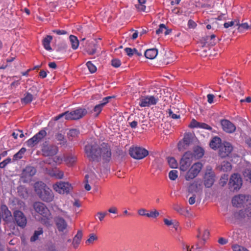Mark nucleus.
Masks as SVG:
<instances>
[{"instance_id": "f257e3e1", "label": "nucleus", "mask_w": 251, "mask_h": 251, "mask_svg": "<svg viewBox=\"0 0 251 251\" xmlns=\"http://www.w3.org/2000/svg\"><path fill=\"white\" fill-rule=\"evenodd\" d=\"M34 188L35 192L42 201L50 202L53 200V193L45 183L42 181L36 182L34 185Z\"/></svg>"}, {"instance_id": "f03ea898", "label": "nucleus", "mask_w": 251, "mask_h": 251, "mask_svg": "<svg viewBox=\"0 0 251 251\" xmlns=\"http://www.w3.org/2000/svg\"><path fill=\"white\" fill-rule=\"evenodd\" d=\"M100 148L96 140L91 139L87 142L84 148V152L89 160L95 161L100 158Z\"/></svg>"}, {"instance_id": "7ed1b4c3", "label": "nucleus", "mask_w": 251, "mask_h": 251, "mask_svg": "<svg viewBox=\"0 0 251 251\" xmlns=\"http://www.w3.org/2000/svg\"><path fill=\"white\" fill-rule=\"evenodd\" d=\"M87 113L85 108H78L71 111H66L55 117V120H58L64 116L67 120H76L83 117Z\"/></svg>"}, {"instance_id": "20e7f679", "label": "nucleus", "mask_w": 251, "mask_h": 251, "mask_svg": "<svg viewBox=\"0 0 251 251\" xmlns=\"http://www.w3.org/2000/svg\"><path fill=\"white\" fill-rule=\"evenodd\" d=\"M176 59V55L171 50H165L164 49L161 51L160 54L159 65L163 66L173 62Z\"/></svg>"}, {"instance_id": "39448f33", "label": "nucleus", "mask_w": 251, "mask_h": 251, "mask_svg": "<svg viewBox=\"0 0 251 251\" xmlns=\"http://www.w3.org/2000/svg\"><path fill=\"white\" fill-rule=\"evenodd\" d=\"M41 151L44 156H52L58 153V148L55 145L50 144L49 142L45 141L42 145Z\"/></svg>"}, {"instance_id": "423d86ee", "label": "nucleus", "mask_w": 251, "mask_h": 251, "mask_svg": "<svg viewBox=\"0 0 251 251\" xmlns=\"http://www.w3.org/2000/svg\"><path fill=\"white\" fill-rule=\"evenodd\" d=\"M55 191L60 194H68L73 189L72 185L67 182L59 181L52 185Z\"/></svg>"}, {"instance_id": "0eeeda50", "label": "nucleus", "mask_w": 251, "mask_h": 251, "mask_svg": "<svg viewBox=\"0 0 251 251\" xmlns=\"http://www.w3.org/2000/svg\"><path fill=\"white\" fill-rule=\"evenodd\" d=\"M193 155L192 152L187 151L182 156L179 162V169L183 172L186 171L193 161Z\"/></svg>"}, {"instance_id": "6e6552de", "label": "nucleus", "mask_w": 251, "mask_h": 251, "mask_svg": "<svg viewBox=\"0 0 251 251\" xmlns=\"http://www.w3.org/2000/svg\"><path fill=\"white\" fill-rule=\"evenodd\" d=\"M130 155L136 159H142L147 156L148 151L144 148L140 147H132L129 150Z\"/></svg>"}, {"instance_id": "1a4fd4ad", "label": "nucleus", "mask_w": 251, "mask_h": 251, "mask_svg": "<svg viewBox=\"0 0 251 251\" xmlns=\"http://www.w3.org/2000/svg\"><path fill=\"white\" fill-rule=\"evenodd\" d=\"M242 179L238 174H234L230 176L229 181V187L231 191H237L242 185Z\"/></svg>"}, {"instance_id": "9d476101", "label": "nucleus", "mask_w": 251, "mask_h": 251, "mask_svg": "<svg viewBox=\"0 0 251 251\" xmlns=\"http://www.w3.org/2000/svg\"><path fill=\"white\" fill-rule=\"evenodd\" d=\"M202 167V164L200 162L194 163L187 172L185 175L186 180H190L195 178L201 172Z\"/></svg>"}, {"instance_id": "9b49d317", "label": "nucleus", "mask_w": 251, "mask_h": 251, "mask_svg": "<svg viewBox=\"0 0 251 251\" xmlns=\"http://www.w3.org/2000/svg\"><path fill=\"white\" fill-rule=\"evenodd\" d=\"M47 135V132L45 130H41L32 138L26 142V145L28 147L32 148L40 143Z\"/></svg>"}, {"instance_id": "f8f14e48", "label": "nucleus", "mask_w": 251, "mask_h": 251, "mask_svg": "<svg viewBox=\"0 0 251 251\" xmlns=\"http://www.w3.org/2000/svg\"><path fill=\"white\" fill-rule=\"evenodd\" d=\"M215 173L210 166H207L204 176V184L206 187L210 188L215 181Z\"/></svg>"}, {"instance_id": "ddd939ff", "label": "nucleus", "mask_w": 251, "mask_h": 251, "mask_svg": "<svg viewBox=\"0 0 251 251\" xmlns=\"http://www.w3.org/2000/svg\"><path fill=\"white\" fill-rule=\"evenodd\" d=\"M14 222L22 228H24L27 224V219L25 214L20 210H15L13 212Z\"/></svg>"}, {"instance_id": "4468645a", "label": "nucleus", "mask_w": 251, "mask_h": 251, "mask_svg": "<svg viewBox=\"0 0 251 251\" xmlns=\"http://www.w3.org/2000/svg\"><path fill=\"white\" fill-rule=\"evenodd\" d=\"M233 149L232 145L227 142H223L220 146L219 150V155L221 158H225L229 156Z\"/></svg>"}, {"instance_id": "2eb2a0df", "label": "nucleus", "mask_w": 251, "mask_h": 251, "mask_svg": "<svg viewBox=\"0 0 251 251\" xmlns=\"http://www.w3.org/2000/svg\"><path fill=\"white\" fill-rule=\"evenodd\" d=\"M100 157H102L103 160L109 162L111 158V150L110 146L104 143H102L100 148Z\"/></svg>"}, {"instance_id": "dca6fc26", "label": "nucleus", "mask_w": 251, "mask_h": 251, "mask_svg": "<svg viewBox=\"0 0 251 251\" xmlns=\"http://www.w3.org/2000/svg\"><path fill=\"white\" fill-rule=\"evenodd\" d=\"M36 173V169L32 166H26L23 171L22 173V178L23 179L24 182H27L31 180L33 176Z\"/></svg>"}, {"instance_id": "f3484780", "label": "nucleus", "mask_w": 251, "mask_h": 251, "mask_svg": "<svg viewBox=\"0 0 251 251\" xmlns=\"http://www.w3.org/2000/svg\"><path fill=\"white\" fill-rule=\"evenodd\" d=\"M99 48L97 41L94 39H91L87 41L84 50L89 55H93Z\"/></svg>"}, {"instance_id": "a211bd4d", "label": "nucleus", "mask_w": 251, "mask_h": 251, "mask_svg": "<svg viewBox=\"0 0 251 251\" xmlns=\"http://www.w3.org/2000/svg\"><path fill=\"white\" fill-rule=\"evenodd\" d=\"M28 91H30L33 94H32L29 92H26L24 95V97L21 99V102L22 103H24L25 104H28L36 98L37 94L35 93L37 91L36 87L33 86L30 88Z\"/></svg>"}, {"instance_id": "6ab92c4d", "label": "nucleus", "mask_w": 251, "mask_h": 251, "mask_svg": "<svg viewBox=\"0 0 251 251\" xmlns=\"http://www.w3.org/2000/svg\"><path fill=\"white\" fill-rule=\"evenodd\" d=\"M221 125L222 129L224 131L228 133H232L236 130L235 126L230 121L226 119H223L221 120Z\"/></svg>"}, {"instance_id": "aec40b11", "label": "nucleus", "mask_w": 251, "mask_h": 251, "mask_svg": "<svg viewBox=\"0 0 251 251\" xmlns=\"http://www.w3.org/2000/svg\"><path fill=\"white\" fill-rule=\"evenodd\" d=\"M33 207L35 211L44 216L50 213L48 208L42 202H36L33 204Z\"/></svg>"}, {"instance_id": "412c9836", "label": "nucleus", "mask_w": 251, "mask_h": 251, "mask_svg": "<svg viewBox=\"0 0 251 251\" xmlns=\"http://www.w3.org/2000/svg\"><path fill=\"white\" fill-rule=\"evenodd\" d=\"M249 197L248 196L244 195H238L237 196H235L232 200V203L234 206H236L237 207H241L244 203H245L246 201L248 200Z\"/></svg>"}, {"instance_id": "4be33fe9", "label": "nucleus", "mask_w": 251, "mask_h": 251, "mask_svg": "<svg viewBox=\"0 0 251 251\" xmlns=\"http://www.w3.org/2000/svg\"><path fill=\"white\" fill-rule=\"evenodd\" d=\"M139 105L141 107H148L156 103V100L153 96L144 97L139 99Z\"/></svg>"}, {"instance_id": "5701e85b", "label": "nucleus", "mask_w": 251, "mask_h": 251, "mask_svg": "<svg viewBox=\"0 0 251 251\" xmlns=\"http://www.w3.org/2000/svg\"><path fill=\"white\" fill-rule=\"evenodd\" d=\"M54 221L59 232H64L67 229L68 224L63 218L60 216H56L54 218Z\"/></svg>"}, {"instance_id": "b1692460", "label": "nucleus", "mask_w": 251, "mask_h": 251, "mask_svg": "<svg viewBox=\"0 0 251 251\" xmlns=\"http://www.w3.org/2000/svg\"><path fill=\"white\" fill-rule=\"evenodd\" d=\"M202 188V186L201 181H195L188 186V191L191 193L198 192L201 191Z\"/></svg>"}, {"instance_id": "393cba45", "label": "nucleus", "mask_w": 251, "mask_h": 251, "mask_svg": "<svg viewBox=\"0 0 251 251\" xmlns=\"http://www.w3.org/2000/svg\"><path fill=\"white\" fill-rule=\"evenodd\" d=\"M52 217L51 213L48 214L44 216H42L40 219L41 223L47 227H50L52 226Z\"/></svg>"}, {"instance_id": "a878e982", "label": "nucleus", "mask_w": 251, "mask_h": 251, "mask_svg": "<svg viewBox=\"0 0 251 251\" xmlns=\"http://www.w3.org/2000/svg\"><path fill=\"white\" fill-rule=\"evenodd\" d=\"M222 144L221 139L218 136H215L210 142L209 146L211 149L216 150L220 148Z\"/></svg>"}, {"instance_id": "bb28decb", "label": "nucleus", "mask_w": 251, "mask_h": 251, "mask_svg": "<svg viewBox=\"0 0 251 251\" xmlns=\"http://www.w3.org/2000/svg\"><path fill=\"white\" fill-rule=\"evenodd\" d=\"M82 232L81 230H78L76 234L75 235L73 240V245L75 249L78 248L80 244V241L82 237Z\"/></svg>"}, {"instance_id": "cd10ccee", "label": "nucleus", "mask_w": 251, "mask_h": 251, "mask_svg": "<svg viewBox=\"0 0 251 251\" xmlns=\"http://www.w3.org/2000/svg\"><path fill=\"white\" fill-rule=\"evenodd\" d=\"M145 56L149 59H153L157 56V49L155 48L147 50L144 53Z\"/></svg>"}, {"instance_id": "c85d7f7f", "label": "nucleus", "mask_w": 251, "mask_h": 251, "mask_svg": "<svg viewBox=\"0 0 251 251\" xmlns=\"http://www.w3.org/2000/svg\"><path fill=\"white\" fill-rule=\"evenodd\" d=\"M166 89L160 88L159 90V93H158V96L159 95V98H158V101H168V98H169V93L168 91L166 92Z\"/></svg>"}, {"instance_id": "c756f323", "label": "nucleus", "mask_w": 251, "mask_h": 251, "mask_svg": "<svg viewBox=\"0 0 251 251\" xmlns=\"http://www.w3.org/2000/svg\"><path fill=\"white\" fill-rule=\"evenodd\" d=\"M52 39V37L50 35H47L44 38L42 41L43 45L44 48L47 50H52L50 43Z\"/></svg>"}, {"instance_id": "7c9ffc66", "label": "nucleus", "mask_w": 251, "mask_h": 251, "mask_svg": "<svg viewBox=\"0 0 251 251\" xmlns=\"http://www.w3.org/2000/svg\"><path fill=\"white\" fill-rule=\"evenodd\" d=\"M204 153V151L203 148L201 147L197 146L194 150L193 156L197 159H200L201 158Z\"/></svg>"}, {"instance_id": "2f4dec72", "label": "nucleus", "mask_w": 251, "mask_h": 251, "mask_svg": "<svg viewBox=\"0 0 251 251\" xmlns=\"http://www.w3.org/2000/svg\"><path fill=\"white\" fill-rule=\"evenodd\" d=\"M171 32L172 29L168 28L164 24H161L159 25V28H158V34L160 33H164V35H167Z\"/></svg>"}, {"instance_id": "473e14b6", "label": "nucleus", "mask_w": 251, "mask_h": 251, "mask_svg": "<svg viewBox=\"0 0 251 251\" xmlns=\"http://www.w3.org/2000/svg\"><path fill=\"white\" fill-rule=\"evenodd\" d=\"M43 234V229L42 227L38 228L37 230H35L33 235L30 237L31 242H35L39 239V236Z\"/></svg>"}, {"instance_id": "72a5a7b5", "label": "nucleus", "mask_w": 251, "mask_h": 251, "mask_svg": "<svg viewBox=\"0 0 251 251\" xmlns=\"http://www.w3.org/2000/svg\"><path fill=\"white\" fill-rule=\"evenodd\" d=\"M232 169V166L228 161H224L222 162L220 166V170L224 172H229Z\"/></svg>"}, {"instance_id": "f704fd0d", "label": "nucleus", "mask_w": 251, "mask_h": 251, "mask_svg": "<svg viewBox=\"0 0 251 251\" xmlns=\"http://www.w3.org/2000/svg\"><path fill=\"white\" fill-rule=\"evenodd\" d=\"M76 157L75 155H69L64 158V161L68 166L73 165L76 161Z\"/></svg>"}, {"instance_id": "c9c22d12", "label": "nucleus", "mask_w": 251, "mask_h": 251, "mask_svg": "<svg viewBox=\"0 0 251 251\" xmlns=\"http://www.w3.org/2000/svg\"><path fill=\"white\" fill-rule=\"evenodd\" d=\"M70 41L72 48L74 50L77 49L79 45V41L77 37L74 35H71L70 36Z\"/></svg>"}, {"instance_id": "e433bc0d", "label": "nucleus", "mask_w": 251, "mask_h": 251, "mask_svg": "<svg viewBox=\"0 0 251 251\" xmlns=\"http://www.w3.org/2000/svg\"><path fill=\"white\" fill-rule=\"evenodd\" d=\"M215 35L212 34L210 36H207L204 38L205 44L208 46H213L215 44Z\"/></svg>"}, {"instance_id": "4c0bfd02", "label": "nucleus", "mask_w": 251, "mask_h": 251, "mask_svg": "<svg viewBox=\"0 0 251 251\" xmlns=\"http://www.w3.org/2000/svg\"><path fill=\"white\" fill-rule=\"evenodd\" d=\"M251 28V24L249 25L247 22H244L243 20L240 23L239 26L238 27V30L239 32H242L245 30Z\"/></svg>"}, {"instance_id": "58836bf2", "label": "nucleus", "mask_w": 251, "mask_h": 251, "mask_svg": "<svg viewBox=\"0 0 251 251\" xmlns=\"http://www.w3.org/2000/svg\"><path fill=\"white\" fill-rule=\"evenodd\" d=\"M50 175L51 176L55 177L56 178L61 179L64 176V173L60 170H52L50 173Z\"/></svg>"}, {"instance_id": "ea45409f", "label": "nucleus", "mask_w": 251, "mask_h": 251, "mask_svg": "<svg viewBox=\"0 0 251 251\" xmlns=\"http://www.w3.org/2000/svg\"><path fill=\"white\" fill-rule=\"evenodd\" d=\"M25 151L26 149L25 148H22L18 152L14 155L13 160L14 161H16L21 159L23 157V154L25 153Z\"/></svg>"}, {"instance_id": "a19ab883", "label": "nucleus", "mask_w": 251, "mask_h": 251, "mask_svg": "<svg viewBox=\"0 0 251 251\" xmlns=\"http://www.w3.org/2000/svg\"><path fill=\"white\" fill-rule=\"evenodd\" d=\"M98 239V237L95 234L91 233L89 235L88 239L85 241V244L87 245L93 244Z\"/></svg>"}, {"instance_id": "79ce46f5", "label": "nucleus", "mask_w": 251, "mask_h": 251, "mask_svg": "<svg viewBox=\"0 0 251 251\" xmlns=\"http://www.w3.org/2000/svg\"><path fill=\"white\" fill-rule=\"evenodd\" d=\"M164 222L166 225L168 226H172L173 228H174L176 230H177V228L178 226V223L177 221H173L172 220L164 219Z\"/></svg>"}, {"instance_id": "37998d69", "label": "nucleus", "mask_w": 251, "mask_h": 251, "mask_svg": "<svg viewBox=\"0 0 251 251\" xmlns=\"http://www.w3.org/2000/svg\"><path fill=\"white\" fill-rule=\"evenodd\" d=\"M103 107L100 105V104L95 106L93 110L91 112L92 113L94 114L95 117H97L99 115L100 113L101 112Z\"/></svg>"}, {"instance_id": "c03bdc74", "label": "nucleus", "mask_w": 251, "mask_h": 251, "mask_svg": "<svg viewBox=\"0 0 251 251\" xmlns=\"http://www.w3.org/2000/svg\"><path fill=\"white\" fill-rule=\"evenodd\" d=\"M79 133L80 132L79 130L77 129H71L68 133V136L69 139L72 140L73 139H70V137L76 138L78 136Z\"/></svg>"}, {"instance_id": "a18cd8bd", "label": "nucleus", "mask_w": 251, "mask_h": 251, "mask_svg": "<svg viewBox=\"0 0 251 251\" xmlns=\"http://www.w3.org/2000/svg\"><path fill=\"white\" fill-rule=\"evenodd\" d=\"M139 3L136 4L135 6L136 8L139 11H145L146 10V6L144 4L146 2V0H138Z\"/></svg>"}, {"instance_id": "49530a36", "label": "nucleus", "mask_w": 251, "mask_h": 251, "mask_svg": "<svg viewBox=\"0 0 251 251\" xmlns=\"http://www.w3.org/2000/svg\"><path fill=\"white\" fill-rule=\"evenodd\" d=\"M168 163L170 167L172 168H176L178 166L177 162L176 160L174 157H168Z\"/></svg>"}, {"instance_id": "de8ad7c7", "label": "nucleus", "mask_w": 251, "mask_h": 251, "mask_svg": "<svg viewBox=\"0 0 251 251\" xmlns=\"http://www.w3.org/2000/svg\"><path fill=\"white\" fill-rule=\"evenodd\" d=\"M55 138L57 141L61 142L60 144L65 145L67 142L65 139L64 136L61 133H57L55 135Z\"/></svg>"}, {"instance_id": "09e8293b", "label": "nucleus", "mask_w": 251, "mask_h": 251, "mask_svg": "<svg viewBox=\"0 0 251 251\" xmlns=\"http://www.w3.org/2000/svg\"><path fill=\"white\" fill-rule=\"evenodd\" d=\"M178 177V172L177 170H173L169 173V177L172 180H175Z\"/></svg>"}, {"instance_id": "8fccbe9b", "label": "nucleus", "mask_w": 251, "mask_h": 251, "mask_svg": "<svg viewBox=\"0 0 251 251\" xmlns=\"http://www.w3.org/2000/svg\"><path fill=\"white\" fill-rule=\"evenodd\" d=\"M86 66L91 73H94L97 71L96 67L92 63L91 61H88L86 63Z\"/></svg>"}, {"instance_id": "3c124183", "label": "nucleus", "mask_w": 251, "mask_h": 251, "mask_svg": "<svg viewBox=\"0 0 251 251\" xmlns=\"http://www.w3.org/2000/svg\"><path fill=\"white\" fill-rule=\"evenodd\" d=\"M173 209L180 214H183L184 210L183 208L178 203L173 204Z\"/></svg>"}, {"instance_id": "603ef678", "label": "nucleus", "mask_w": 251, "mask_h": 251, "mask_svg": "<svg viewBox=\"0 0 251 251\" xmlns=\"http://www.w3.org/2000/svg\"><path fill=\"white\" fill-rule=\"evenodd\" d=\"M115 154L118 157L123 158L126 155V152L120 148H117Z\"/></svg>"}, {"instance_id": "864d4df0", "label": "nucleus", "mask_w": 251, "mask_h": 251, "mask_svg": "<svg viewBox=\"0 0 251 251\" xmlns=\"http://www.w3.org/2000/svg\"><path fill=\"white\" fill-rule=\"evenodd\" d=\"M191 142V139L189 135H185L183 139V140L180 141V146H181V145H182V144H185V145H189Z\"/></svg>"}, {"instance_id": "5fc2aeb1", "label": "nucleus", "mask_w": 251, "mask_h": 251, "mask_svg": "<svg viewBox=\"0 0 251 251\" xmlns=\"http://www.w3.org/2000/svg\"><path fill=\"white\" fill-rule=\"evenodd\" d=\"M147 217L149 218H155L157 217V210L153 209L150 211H148Z\"/></svg>"}, {"instance_id": "6e6d98bb", "label": "nucleus", "mask_w": 251, "mask_h": 251, "mask_svg": "<svg viewBox=\"0 0 251 251\" xmlns=\"http://www.w3.org/2000/svg\"><path fill=\"white\" fill-rule=\"evenodd\" d=\"M124 50L126 54L130 57L132 56L134 54V51H136L135 48L132 49L130 48H126Z\"/></svg>"}, {"instance_id": "4d7b16f0", "label": "nucleus", "mask_w": 251, "mask_h": 251, "mask_svg": "<svg viewBox=\"0 0 251 251\" xmlns=\"http://www.w3.org/2000/svg\"><path fill=\"white\" fill-rule=\"evenodd\" d=\"M243 176L247 180L249 179L251 183V170H245L243 172Z\"/></svg>"}, {"instance_id": "13d9d810", "label": "nucleus", "mask_w": 251, "mask_h": 251, "mask_svg": "<svg viewBox=\"0 0 251 251\" xmlns=\"http://www.w3.org/2000/svg\"><path fill=\"white\" fill-rule=\"evenodd\" d=\"M12 136L15 139H17L18 136L20 138H23L24 136V135L22 130H18L13 132Z\"/></svg>"}, {"instance_id": "bf43d9fd", "label": "nucleus", "mask_w": 251, "mask_h": 251, "mask_svg": "<svg viewBox=\"0 0 251 251\" xmlns=\"http://www.w3.org/2000/svg\"><path fill=\"white\" fill-rule=\"evenodd\" d=\"M11 161V159L9 157L7 158L6 159L4 160L3 161L0 162V168H4L6 167V166L10 163Z\"/></svg>"}, {"instance_id": "052dcab7", "label": "nucleus", "mask_w": 251, "mask_h": 251, "mask_svg": "<svg viewBox=\"0 0 251 251\" xmlns=\"http://www.w3.org/2000/svg\"><path fill=\"white\" fill-rule=\"evenodd\" d=\"M111 65L114 67L118 68L121 65V62L118 59H113L111 61Z\"/></svg>"}, {"instance_id": "680f3d73", "label": "nucleus", "mask_w": 251, "mask_h": 251, "mask_svg": "<svg viewBox=\"0 0 251 251\" xmlns=\"http://www.w3.org/2000/svg\"><path fill=\"white\" fill-rule=\"evenodd\" d=\"M200 122H197L195 119H193L191 122L189 127L191 128H198L200 127Z\"/></svg>"}, {"instance_id": "e2e57ef3", "label": "nucleus", "mask_w": 251, "mask_h": 251, "mask_svg": "<svg viewBox=\"0 0 251 251\" xmlns=\"http://www.w3.org/2000/svg\"><path fill=\"white\" fill-rule=\"evenodd\" d=\"M113 98H114V97L108 96L105 97L102 99L101 102L99 104H100V105L104 107L109 102V100L112 99Z\"/></svg>"}, {"instance_id": "0e129e2a", "label": "nucleus", "mask_w": 251, "mask_h": 251, "mask_svg": "<svg viewBox=\"0 0 251 251\" xmlns=\"http://www.w3.org/2000/svg\"><path fill=\"white\" fill-rule=\"evenodd\" d=\"M210 235V232L207 229H205L204 230L202 234V239L203 241V243L205 242L207 239L208 238Z\"/></svg>"}, {"instance_id": "69168bd1", "label": "nucleus", "mask_w": 251, "mask_h": 251, "mask_svg": "<svg viewBox=\"0 0 251 251\" xmlns=\"http://www.w3.org/2000/svg\"><path fill=\"white\" fill-rule=\"evenodd\" d=\"M168 113L170 117L174 119H177L180 118V115L174 113L172 110L171 109H168Z\"/></svg>"}, {"instance_id": "338daca9", "label": "nucleus", "mask_w": 251, "mask_h": 251, "mask_svg": "<svg viewBox=\"0 0 251 251\" xmlns=\"http://www.w3.org/2000/svg\"><path fill=\"white\" fill-rule=\"evenodd\" d=\"M107 215L106 212H99L97 213V215L98 216L99 219L100 221H102L104 218V217Z\"/></svg>"}, {"instance_id": "774afa93", "label": "nucleus", "mask_w": 251, "mask_h": 251, "mask_svg": "<svg viewBox=\"0 0 251 251\" xmlns=\"http://www.w3.org/2000/svg\"><path fill=\"white\" fill-rule=\"evenodd\" d=\"M232 248L233 251H243L245 248L238 245H234Z\"/></svg>"}]
</instances>
